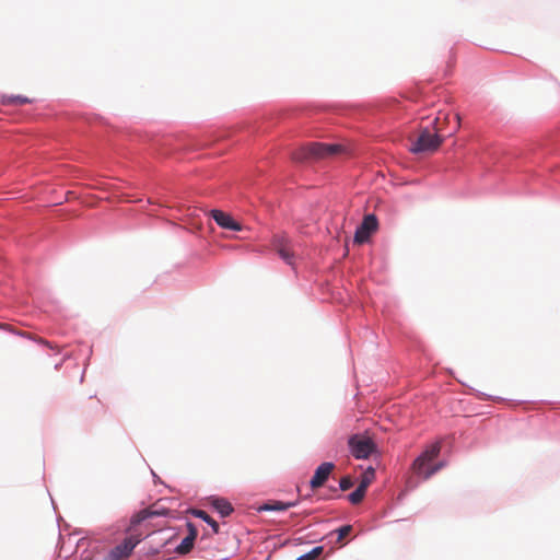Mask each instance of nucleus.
Masks as SVG:
<instances>
[{"mask_svg":"<svg viewBox=\"0 0 560 560\" xmlns=\"http://www.w3.org/2000/svg\"><path fill=\"white\" fill-rule=\"evenodd\" d=\"M440 121L441 116H438L433 122L435 132H431L428 128H424L419 132L417 139L410 147V151L412 153L434 152L440 148L443 143V137L440 136L439 132L444 129Z\"/></svg>","mask_w":560,"mask_h":560,"instance_id":"f257e3e1","label":"nucleus"},{"mask_svg":"<svg viewBox=\"0 0 560 560\" xmlns=\"http://www.w3.org/2000/svg\"><path fill=\"white\" fill-rule=\"evenodd\" d=\"M441 448L442 444L440 441L428 445L411 464V471L423 480L430 479L432 477V462L438 458Z\"/></svg>","mask_w":560,"mask_h":560,"instance_id":"f03ea898","label":"nucleus"},{"mask_svg":"<svg viewBox=\"0 0 560 560\" xmlns=\"http://www.w3.org/2000/svg\"><path fill=\"white\" fill-rule=\"evenodd\" d=\"M341 150L338 144H326L312 142L296 150L292 158L296 162H304L311 159H324L337 154Z\"/></svg>","mask_w":560,"mask_h":560,"instance_id":"7ed1b4c3","label":"nucleus"},{"mask_svg":"<svg viewBox=\"0 0 560 560\" xmlns=\"http://www.w3.org/2000/svg\"><path fill=\"white\" fill-rule=\"evenodd\" d=\"M352 456L357 459H366L376 451L374 441L365 434H353L348 440Z\"/></svg>","mask_w":560,"mask_h":560,"instance_id":"20e7f679","label":"nucleus"},{"mask_svg":"<svg viewBox=\"0 0 560 560\" xmlns=\"http://www.w3.org/2000/svg\"><path fill=\"white\" fill-rule=\"evenodd\" d=\"M142 540L141 534H130L119 545L114 547L106 557V560H122L131 556L133 549Z\"/></svg>","mask_w":560,"mask_h":560,"instance_id":"39448f33","label":"nucleus"},{"mask_svg":"<svg viewBox=\"0 0 560 560\" xmlns=\"http://www.w3.org/2000/svg\"><path fill=\"white\" fill-rule=\"evenodd\" d=\"M271 247L288 265H294L295 254L293 245L285 234L275 235L271 241Z\"/></svg>","mask_w":560,"mask_h":560,"instance_id":"423d86ee","label":"nucleus"},{"mask_svg":"<svg viewBox=\"0 0 560 560\" xmlns=\"http://www.w3.org/2000/svg\"><path fill=\"white\" fill-rule=\"evenodd\" d=\"M377 230V220L374 214H368L364 217L362 223L358 226L354 234V242L358 244L365 243L372 233Z\"/></svg>","mask_w":560,"mask_h":560,"instance_id":"0eeeda50","label":"nucleus"},{"mask_svg":"<svg viewBox=\"0 0 560 560\" xmlns=\"http://www.w3.org/2000/svg\"><path fill=\"white\" fill-rule=\"evenodd\" d=\"M334 468H335V465L332 463L326 462V463L320 464L316 468L315 474L311 479V482H310L311 488L317 489V488L322 487L328 479V477L331 474V471L334 470Z\"/></svg>","mask_w":560,"mask_h":560,"instance_id":"6e6552de","label":"nucleus"},{"mask_svg":"<svg viewBox=\"0 0 560 560\" xmlns=\"http://www.w3.org/2000/svg\"><path fill=\"white\" fill-rule=\"evenodd\" d=\"M210 214L212 219L215 221V223L220 225L222 229L232 231L242 230V225L226 212H223L221 210H211Z\"/></svg>","mask_w":560,"mask_h":560,"instance_id":"1a4fd4ad","label":"nucleus"},{"mask_svg":"<svg viewBox=\"0 0 560 560\" xmlns=\"http://www.w3.org/2000/svg\"><path fill=\"white\" fill-rule=\"evenodd\" d=\"M209 503L222 517L229 516L234 511L232 504L224 498L211 497Z\"/></svg>","mask_w":560,"mask_h":560,"instance_id":"9d476101","label":"nucleus"},{"mask_svg":"<svg viewBox=\"0 0 560 560\" xmlns=\"http://www.w3.org/2000/svg\"><path fill=\"white\" fill-rule=\"evenodd\" d=\"M165 511L153 510L152 508L140 511L131 518L130 530H135V527L141 524L143 521L159 515H164Z\"/></svg>","mask_w":560,"mask_h":560,"instance_id":"9b49d317","label":"nucleus"},{"mask_svg":"<svg viewBox=\"0 0 560 560\" xmlns=\"http://www.w3.org/2000/svg\"><path fill=\"white\" fill-rule=\"evenodd\" d=\"M32 103V100L23 95L3 94L1 96V104L5 106H21Z\"/></svg>","mask_w":560,"mask_h":560,"instance_id":"f8f14e48","label":"nucleus"},{"mask_svg":"<svg viewBox=\"0 0 560 560\" xmlns=\"http://www.w3.org/2000/svg\"><path fill=\"white\" fill-rule=\"evenodd\" d=\"M191 514L198 518H201L206 523H208L212 527L214 533L219 532L218 523L203 510L194 509V510H191Z\"/></svg>","mask_w":560,"mask_h":560,"instance_id":"ddd939ff","label":"nucleus"},{"mask_svg":"<svg viewBox=\"0 0 560 560\" xmlns=\"http://www.w3.org/2000/svg\"><path fill=\"white\" fill-rule=\"evenodd\" d=\"M295 503L294 502H288V503H283V502H280V501H276V502H272V503H268V504H265L261 510L264 511H285L292 506H294Z\"/></svg>","mask_w":560,"mask_h":560,"instance_id":"4468645a","label":"nucleus"},{"mask_svg":"<svg viewBox=\"0 0 560 560\" xmlns=\"http://www.w3.org/2000/svg\"><path fill=\"white\" fill-rule=\"evenodd\" d=\"M365 492L364 485H359L358 488L349 494V501L352 504H359L363 500Z\"/></svg>","mask_w":560,"mask_h":560,"instance_id":"2eb2a0df","label":"nucleus"},{"mask_svg":"<svg viewBox=\"0 0 560 560\" xmlns=\"http://www.w3.org/2000/svg\"><path fill=\"white\" fill-rule=\"evenodd\" d=\"M324 551V547L317 546L311 551L300 556L296 560H316Z\"/></svg>","mask_w":560,"mask_h":560,"instance_id":"dca6fc26","label":"nucleus"},{"mask_svg":"<svg viewBox=\"0 0 560 560\" xmlns=\"http://www.w3.org/2000/svg\"><path fill=\"white\" fill-rule=\"evenodd\" d=\"M194 546V541L191 540V537H185L182 542L177 546L176 552L180 555H185L191 550Z\"/></svg>","mask_w":560,"mask_h":560,"instance_id":"f3484780","label":"nucleus"},{"mask_svg":"<svg viewBox=\"0 0 560 560\" xmlns=\"http://www.w3.org/2000/svg\"><path fill=\"white\" fill-rule=\"evenodd\" d=\"M351 532H352V526L351 525H343V526L339 527L338 529H336L335 532H332L330 535L336 534L337 535V542H342V540L347 536H349Z\"/></svg>","mask_w":560,"mask_h":560,"instance_id":"a211bd4d","label":"nucleus"},{"mask_svg":"<svg viewBox=\"0 0 560 560\" xmlns=\"http://www.w3.org/2000/svg\"><path fill=\"white\" fill-rule=\"evenodd\" d=\"M22 336H27L28 338L35 340L36 342L40 343V345H44L46 347H48L49 349H52V350H56L57 352H60V348L57 346V345H52L50 341L48 340H45L40 337H33L26 332H23L21 334Z\"/></svg>","mask_w":560,"mask_h":560,"instance_id":"6ab92c4d","label":"nucleus"},{"mask_svg":"<svg viewBox=\"0 0 560 560\" xmlns=\"http://www.w3.org/2000/svg\"><path fill=\"white\" fill-rule=\"evenodd\" d=\"M373 478H374V469L373 468H369L364 472V475H363V477L361 479L360 485H364V489L366 490L368 487L370 486V483L372 482Z\"/></svg>","mask_w":560,"mask_h":560,"instance_id":"aec40b11","label":"nucleus"},{"mask_svg":"<svg viewBox=\"0 0 560 560\" xmlns=\"http://www.w3.org/2000/svg\"><path fill=\"white\" fill-rule=\"evenodd\" d=\"M340 489L342 491L349 490L353 486V481L350 476H345L340 479Z\"/></svg>","mask_w":560,"mask_h":560,"instance_id":"412c9836","label":"nucleus"},{"mask_svg":"<svg viewBox=\"0 0 560 560\" xmlns=\"http://www.w3.org/2000/svg\"><path fill=\"white\" fill-rule=\"evenodd\" d=\"M187 527H188V530H189V534L187 535V537H191V540L195 541V539L197 537V529H196V527L191 523H188Z\"/></svg>","mask_w":560,"mask_h":560,"instance_id":"4be33fe9","label":"nucleus"},{"mask_svg":"<svg viewBox=\"0 0 560 560\" xmlns=\"http://www.w3.org/2000/svg\"><path fill=\"white\" fill-rule=\"evenodd\" d=\"M443 467H444V463L443 462L434 463V460H433L432 462V476L434 474H436L439 470H441Z\"/></svg>","mask_w":560,"mask_h":560,"instance_id":"5701e85b","label":"nucleus"},{"mask_svg":"<svg viewBox=\"0 0 560 560\" xmlns=\"http://www.w3.org/2000/svg\"><path fill=\"white\" fill-rule=\"evenodd\" d=\"M454 118L456 120L455 121L454 131H457L459 129V127H460V117H459V115L456 114V115H454Z\"/></svg>","mask_w":560,"mask_h":560,"instance_id":"b1692460","label":"nucleus"},{"mask_svg":"<svg viewBox=\"0 0 560 560\" xmlns=\"http://www.w3.org/2000/svg\"><path fill=\"white\" fill-rule=\"evenodd\" d=\"M448 121V114H444L443 118L441 117V126L443 127L444 122Z\"/></svg>","mask_w":560,"mask_h":560,"instance_id":"393cba45","label":"nucleus"}]
</instances>
